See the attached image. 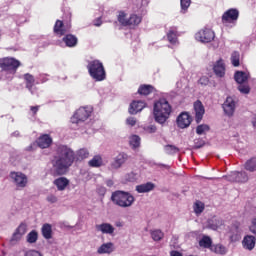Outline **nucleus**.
Returning <instances> with one entry per match:
<instances>
[{
  "mask_svg": "<svg viewBox=\"0 0 256 256\" xmlns=\"http://www.w3.org/2000/svg\"><path fill=\"white\" fill-rule=\"evenodd\" d=\"M73 163H75V151L67 145H59L51 160V171L53 175H65Z\"/></svg>",
  "mask_w": 256,
  "mask_h": 256,
  "instance_id": "nucleus-1",
  "label": "nucleus"
},
{
  "mask_svg": "<svg viewBox=\"0 0 256 256\" xmlns=\"http://www.w3.org/2000/svg\"><path fill=\"white\" fill-rule=\"evenodd\" d=\"M171 104L165 99L161 98L154 103V119L156 123L163 125L167 122L169 116L171 115Z\"/></svg>",
  "mask_w": 256,
  "mask_h": 256,
  "instance_id": "nucleus-2",
  "label": "nucleus"
},
{
  "mask_svg": "<svg viewBox=\"0 0 256 256\" xmlns=\"http://www.w3.org/2000/svg\"><path fill=\"white\" fill-rule=\"evenodd\" d=\"M111 201L114 205L121 207L122 209H127L133 207L135 203V196L127 191L117 190L112 193Z\"/></svg>",
  "mask_w": 256,
  "mask_h": 256,
  "instance_id": "nucleus-3",
  "label": "nucleus"
},
{
  "mask_svg": "<svg viewBox=\"0 0 256 256\" xmlns=\"http://www.w3.org/2000/svg\"><path fill=\"white\" fill-rule=\"evenodd\" d=\"M87 69L90 73V77L94 78L95 81H104L105 68L103 67V63H101L99 60L89 62Z\"/></svg>",
  "mask_w": 256,
  "mask_h": 256,
  "instance_id": "nucleus-4",
  "label": "nucleus"
},
{
  "mask_svg": "<svg viewBox=\"0 0 256 256\" xmlns=\"http://www.w3.org/2000/svg\"><path fill=\"white\" fill-rule=\"evenodd\" d=\"M91 113H93V108L80 107L71 118V123L73 125H81L91 117Z\"/></svg>",
  "mask_w": 256,
  "mask_h": 256,
  "instance_id": "nucleus-5",
  "label": "nucleus"
},
{
  "mask_svg": "<svg viewBox=\"0 0 256 256\" xmlns=\"http://www.w3.org/2000/svg\"><path fill=\"white\" fill-rule=\"evenodd\" d=\"M143 19L137 14H131L127 17L125 12H120L118 15V22L123 25V27H137Z\"/></svg>",
  "mask_w": 256,
  "mask_h": 256,
  "instance_id": "nucleus-6",
  "label": "nucleus"
},
{
  "mask_svg": "<svg viewBox=\"0 0 256 256\" xmlns=\"http://www.w3.org/2000/svg\"><path fill=\"white\" fill-rule=\"evenodd\" d=\"M21 66V62L15 58H4L0 60V67L3 71L15 74Z\"/></svg>",
  "mask_w": 256,
  "mask_h": 256,
  "instance_id": "nucleus-7",
  "label": "nucleus"
},
{
  "mask_svg": "<svg viewBox=\"0 0 256 256\" xmlns=\"http://www.w3.org/2000/svg\"><path fill=\"white\" fill-rule=\"evenodd\" d=\"M10 179H12V182L18 189H25V187H27V183H29L27 175L21 172H11Z\"/></svg>",
  "mask_w": 256,
  "mask_h": 256,
  "instance_id": "nucleus-8",
  "label": "nucleus"
},
{
  "mask_svg": "<svg viewBox=\"0 0 256 256\" xmlns=\"http://www.w3.org/2000/svg\"><path fill=\"white\" fill-rule=\"evenodd\" d=\"M71 31V22L57 20L54 25V33L59 37H63V35H67Z\"/></svg>",
  "mask_w": 256,
  "mask_h": 256,
  "instance_id": "nucleus-9",
  "label": "nucleus"
},
{
  "mask_svg": "<svg viewBox=\"0 0 256 256\" xmlns=\"http://www.w3.org/2000/svg\"><path fill=\"white\" fill-rule=\"evenodd\" d=\"M195 37L201 43H211L215 39V32L209 28H204L197 32Z\"/></svg>",
  "mask_w": 256,
  "mask_h": 256,
  "instance_id": "nucleus-10",
  "label": "nucleus"
},
{
  "mask_svg": "<svg viewBox=\"0 0 256 256\" xmlns=\"http://www.w3.org/2000/svg\"><path fill=\"white\" fill-rule=\"evenodd\" d=\"M228 181H231L232 183H247L249 181V174L245 171L241 172H231L228 176H226Z\"/></svg>",
  "mask_w": 256,
  "mask_h": 256,
  "instance_id": "nucleus-11",
  "label": "nucleus"
},
{
  "mask_svg": "<svg viewBox=\"0 0 256 256\" xmlns=\"http://www.w3.org/2000/svg\"><path fill=\"white\" fill-rule=\"evenodd\" d=\"M239 19V10L231 8L222 15V23H236Z\"/></svg>",
  "mask_w": 256,
  "mask_h": 256,
  "instance_id": "nucleus-12",
  "label": "nucleus"
},
{
  "mask_svg": "<svg viewBox=\"0 0 256 256\" xmlns=\"http://www.w3.org/2000/svg\"><path fill=\"white\" fill-rule=\"evenodd\" d=\"M222 107L224 109L225 115H228V117H231L233 116V113H235V107H237V102L233 97L229 96L226 98Z\"/></svg>",
  "mask_w": 256,
  "mask_h": 256,
  "instance_id": "nucleus-13",
  "label": "nucleus"
},
{
  "mask_svg": "<svg viewBox=\"0 0 256 256\" xmlns=\"http://www.w3.org/2000/svg\"><path fill=\"white\" fill-rule=\"evenodd\" d=\"M176 123L180 129H187L191 125V116L187 112H182L177 117Z\"/></svg>",
  "mask_w": 256,
  "mask_h": 256,
  "instance_id": "nucleus-14",
  "label": "nucleus"
},
{
  "mask_svg": "<svg viewBox=\"0 0 256 256\" xmlns=\"http://www.w3.org/2000/svg\"><path fill=\"white\" fill-rule=\"evenodd\" d=\"M129 156L125 153H119L111 164L112 169H121L125 163H127Z\"/></svg>",
  "mask_w": 256,
  "mask_h": 256,
  "instance_id": "nucleus-15",
  "label": "nucleus"
},
{
  "mask_svg": "<svg viewBox=\"0 0 256 256\" xmlns=\"http://www.w3.org/2000/svg\"><path fill=\"white\" fill-rule=\"evenodd\" d=\"M36 143L38 147H40V149H47L51 147V143H53V138H51L49 134H43L37 139Z\"/></svg>",
  "mask_w": 256,
  "mask_h": 256,
  "instance_id": "nucleus-16",
  "label": "nucleus"
},
{
  "mask_svg": "<svg viewBox=\"0 0 256 256\" xmlns=\"http://www.w3.org/2000/svg\"><path fill=\"white\" fill-rule=\"evenodd\" d=\"M146 106L147 104L141 100L133 101L129 107V114L137 115L139 111H143V109H145Z\"/></svg>",
  "mask_w": 256,
  "mask_h": 256,
  "instance_id": "nucleus-17",
  "label": "nucleus"
},
{
  "mask_svg": "<svg viewBox=\"0 0 256 256\" xmlns=\"http://www.w3.org/2000/svg\"><path fill=\"white\" fill-rule=\"evenodd\" d=\"M256 245V237L253 235H246L242 240V246L248 251H253Z\"/></svg>",
  "mask_w": 256,
  "mask_h": 256,
  "instance_id": "nucleus-18",
  "label": "nucleus"
},
{
  "mask_svg": "<svg viewBox=\"0 0 256 256\" xmlns=\"http://www.w3.org/2000/svg\"><path fill=\"white\" fill-rule=\"evenodd\" d=\"M194 110H195V117H196V123H201V120L203 119V115H205V107H203V103L201 101H196L194 103Z\"/></svg>",
  "mask_w": 256,
  "mask_h": 256,
  "instance_id": "nucleus-19",
  "label": "nucleus"
},
{
  "mask_svg": "<svg viewBox=\"0 0 256 256\" xmlns=\"http://www.w3.org/2000/svg\"><path fill=\"white\" fill-rule=\"evenodd\" d=\"M96 230L104 235H113V233H115V227L109 223L97 224Z\"/></svg>",
  "mask_w": 256,
  "mask_h": 256,
  "instance_id": "nucleus-20",
  "label": "nucleus"
},
{
  "mask_svg": "<svg viewBox=\"0 0 256 256\" xmlns=\"http://www.w3.org/2000/svg\"><path fill=\"white\" fill-rule=\"evenodd\" d=\"M62 41L65 43L66 47H77V43H79V39L73 34H66Z\"/></svg>",
  "mask_w": 256,
  "mask_h": 256,
  "instance_id": "nucleus-21",
  "label": "nucleus"
},
{
  "mask_svg": "<svg viewBox=\"0 0 256 256\" xmlns=\"http://www.w3.org/2000/svg\"><path fill=\"white\" fill-rule=\"evenodd\" d=\"M213 71L217 77H223L225 75V62L222 59L218 60L214 64Z\"/></svg>",
  "mask_w": 256,
  "mask_h": 256,
  "instance_id": "nucleus-22",
  "label": "nucleus"
},
{
  "mask_svg": "<svg viewBox=\"0 0 256 256\" xmlns=\"http://www.w3.org/2000/svg\"><path fill=\"white\" fill-rule=\"evenodd\" d=\"M234 79L236 83H238L239 85H243V83H247L249 79V74L247 72L237 71L234 75Z\"/></svg>",
  "mask_w": 256,
  "mask_h": 256,
  "instance_id": "nucleus-23",
  "label": "nucleus"
},
{
  "mask_svg": "<svg viewBox=\"0 0 256 256\" xmlns=\"http://www.w3.org/2000/svg\"><path fill=\"white\" fill-rule=\"evenodd\" d=\"M154 189H155V184L151 182H147L145 184L136 186L137 193H149V191H153Z\"/></svg>",
  "mask_w": 256,
  "mask_h": 256,
  "instance_id": "nucleus-24",
  "label": "nucleus"
},
{
  "mask_svg": "<svg viewBox=\"0 0 256 256\" xmlns=\"http://www.w3.org/2000/svg\"><path fill=\"white\" fill-rule=\"evenodd\" d=\"M54 185H56L58 191H65L67 185H69V180L65 177H60L54 180Z\"/></svg>",
  "mask_w": 256,
  "mask_h": 256,
  "instance_id": "nucleus-25",
  "label": "nucleus"
},
{
  "mask_svg": "<svg viewBox=\"0 0 256 256\" xmlns=\"http://www.w3.org/2000/svg\"><path fill=\"white\" fill-rule=\"evenodd\" d=\"M221 225H223V219L221 218L213 217L212 219L208 220V227L213 231H217Z\"/></svg>",
  "mask_w": 256,
  "mask_h": 256,
  "instance_id": "nucleus-26",
  "label": "nucleus"
},
{
  "mask_svg": "<svg viewBox=\"0 0 256 256\" xmlns=\"http://www.w3.org/2000/svg\"><path fill=\"white\" fill-rule=\"evenodd\" d=\"M155 91V87L149 84H143L139 87L138 93L139 95H151Z\"/></svg>",
  "mask_w": 256,
  "mask_h": 256,
  "instance_id": "nucleus-27",
  "label": "nucleus"
},
{
  "mask_svg": "<svg viewBox=\"0 0 256 256\" xmlns=\"http://www.w3.org/2000/svg\"><path fill=\"white\" fill-rule=\"evenodd\" d=\"M244 169L249 173L256 172V158H250L244 163Z\"/></svg>",
  "mask_w": 256,
  "mask_h": 256,
  "instance_id": "nucleus-28",
  "label": "nucleus"
},
{
  "mask_svg": "<svg viewBox=\"0 0 256 256\" xmlns=\"http://www.w3.org/2000/svg\"><path fill=\"white\" fill-rule=\"evenodd\" d=\"M24 81L26 83V89L32 91L33 86L35 85V77L29 73H26L24 74Z\"/></svg>",
  "mask_w": 256,
  "mask_h": 256,
  "instance_id": "nucleus-29",
  "label": "nucleus"
},
{
  "mask_svg": "<svg viewBox=\"0 0 256 256\" xmlns=\"http://www.w3.org/2000/svg\"><path fill=\"white\" fill-rule=\"evenodd\" d=\"M41 231L44 239H51V237H53V229L51 224H44Z\"/></svg>",
  "mask_w": 256,
  "mask_h": 256,
  "instance_id": "nucleus-30",
  "label": "nucleus"
},
{
  "mask_svg": "<svg viewBox=\"0 0 256 256\" xmlns=\"http://www.w3.org/2000/svg\"><path fill=\"white\" fill-rule=\"evenodd\" d=\"M98 253L100 255H103L105 253H113V243L108 242L101 245V247L98 248Z\"/></svg>",
  "mask_w": 256,
  "mask_h": 256,
  "instance_id": "nucleus-31",
  "label": "nucleus"
},
{
  "mask_svg": "<svg viewBox=\"0 0 256 256\" xmlns=\"http://www.w3.org/2000/svg\"><path fill=\"white\" fill-rule=\"evenodd\" d=\"M88 165L89 167H102L103 158L100 155H96L88 162Z\"/></svg>",
  "mask_w": 256,
  "mask_h": 256,
  "instance_id": "nucleus-32",
  "label": "nucleus"
},
{
  "mask_svg": "<svg viewBox=\"0 0 256 256\" xmlns=\"http://www.w3.org/2000/svg\"><path fill=\"white\" fill-rule=\"evenodd\" d=\"M212 243L213 241L209 236H203L199 241L200 247H203L204 249H210V247H213Z\"/></svg>",
  "mask_w": 256,
  "mask_h": 256,
  "instance_id": "nucleus-33",
  "label": "nucleus"
},
{
  "mask_svg": "<svg viewBox=\"0 0 256 256\" xmlns=\"http://www.w3.org/2000/svg\"><path fill=\"white\" fill-rule=\"evenodd\" d=\"M37 239H39V233H37L36 230H32L26 236V241L27 243H30V244L37 243Z\"/></svg>",
  "mask_w": 256,
  "mask_h": 256,
  "instance_id": "nucleus-34",
  "label": "nucleus"
},
{
  "mask_svg": "<svg viewBox=\"0 0 256 256\" xmlns=\"http://www.w3.org/2000/svg\"><path fill=\"white\" fill-rule=\"evenodd\" d=\"M167 38L169 43L175 45V43H177V30L175 28H171L167 33Z\"/></svg>",
  "mask_w": 256,
  "mask_h": 256,
  "instance_id": "nucleus-35",
  "label": "nucleus"
},
{
  "mask_svg": "<svg viewBox=\"0 0 256 256\" xmlns=\"http://www.w3.org/2000/svg\"><path fill=\"white\" fill-rule=\"evenodd\" d=\"M89 157V150L86 148H81L76 152L77 161H83V159H87Z\"/></svg>",
  "mask_w": 256,
  "mask_h": 256,
  "instance_id": "nucleus-36",
  "label": "nucleus"
},
{
  "mask_svg": "<svg viewBox=\"0 0 256 256\" xmlns=\"http://www.w3.org/2000/svg\"><path fill=\"white\" fill-rule=\"evenodd\" d=\"M129 143L133 149H137L141 145V138L138 135H132L130 137Z\"/></svg>",
  "mask_w": 256,
  "mask_h": 256,
  "instance_id": "nucleus-37",
  "label": "nucleus"
},
{
  "mask_svg": "<svg viewBox=\"0 0 256 256\" xmlns=\"http://www.w3.org/2000/svg\"><path fill=\"white\" fill-rule=\"evenodd\" d=\"M164 150L167 155H176V153H179V148L175 145H166Z\"/></svg>",
  "mask_w": 256,
  "mask_h": 256,
  "instance_id": "nucleus-38",
  "label": "nucleus"
},
{
  "mask_svg": "<svg viewBox=\"0 0 256 256\" xmlns=\"http://www.w3.org/2000/svg\"><path fill=\"white\" fill-rule=\"evenodd\" d=\"M205 211V204L201 201H196L194 204V212L196 215H201Z\"/></svg>",
  "mask_w": 256,
  "mask_h": 256,
  "instance_id": "nucleus-39",
  "label": "nucleus"
},
{
  "mask_svg": "<svg viewBox=\"0 0 256 256\" xmlns=\"http://www.w3.org/2000/svg\"><path fill=\"white\" fill-rule=\"evenodd\" d=\"M210 127L207 124H200L196 127V133L197 135H205V133H208Z\"/></svg>",
  "mask_w": 256,
  "mask_h": 256,
  "instance_id": "nucleus-40",
  "label": "nucleus"
},
{
  "mask_svg": "<svg viewBox=\"0 0 256 256\" xmlns=\"http://www.w3.org/2000/svg\"><path fill=\"white\" fill-rule=\"evenodd\" d=\"M150 235L153 239V241H161V239H163L164 234L161 230H152L150 232Z\"/></svg>",
  "mask_w": 256,
  "mask_h": 256,
  "instance_id": "nucleus-41",
  "label": "nucleus"
},
{
  "mask_svg": "<svg viewBox=\"0 0 256 256\" xmlns=\"http://www.w3.org/2000/svg\"><path fill=\"white\" fill-rule=\"evenodd\" d=\"M241 55L239 54V52L234 51L231 55V63L234 67H239V59H240Z\"/></svg>",
  "mask_w": 256,
  "mask_h": 256,
  "instance_id": "nucleus-42",
  "label": "nucleus"
},
{
  "mask_svg": "<svg viewBox=\"0 0 256 256\" xmlns=\"http://www.w3.org/2000/svg\"><path fill=\"white\" fill-rule=\"evenodd\" d=\"M212 247H214L215 253H218L219 255H225V253H227V248L222 244L212 245Z\"/></svg>",
  "mask_w": 256,
  "mask_h": 256,
  "instance_id": "nucleus-43",
  "label": "nucleus"
},
{
  "mask_svg": "<svg viewBox=\"0 0 256 256\" xmlns=\"http://www.w3.org/2000/svg\"><path fill=\"white\" fill-rule=\"evenodd\" d=\"M238 91H240V93H243L244 95H249V93L251 92V88L247 84H239Z\"/></svg>",
  "mask_w": 256,
  "mask_h": 256,
  "instance_id": "nucleus-44",
  "label": "nucleus"
},
{
  "mask_svg": "<svg viewBox=\"0 0 256 256\" xmlns=\"http://www.w3.org/2000/svg\"><path fill=\"white\" fill-rule=\"evenodd\" d=\"M18 234L25 235V233H27V224L25 223H21L15 230Z\"/></svg>",
  "mask_w": 256,
  "mask_h": 256,
  "instance_id": "nucleus-45",
  "label": "nucleus"
},
{
  "mask_svg": "<svg viewBox=\"0 0 256 256\" xmlns=\"http://www.w3.org/2000/svg\"><path fill=\"white\" fill-rule=\"evenodd\" d=\"M20 239H23V236L21 234H19V232H14L11 239H10V242L11 243H18V241Z\"/></svg>",
  "mask_w": 256,
  "mask_h": 256,
  "instance_id": "nucleus-46",
  "label": "nucleus"
},
{
  "mask_svg": "<svg viewBox=\"0 0 256 256\" xmlns=\"http://www.w3.org/2000/svg\"><path fill=\"white\" fill-rule=\"evenodd\" d=\"M138 175L135 172H130L126 175V181H129L130 183L135 182L137 179Z\"/></svg>",
  "mask_w": 256,
  "mask_h": 256,
  "instance_id": "nucleus-47",
  "label": "nucleus"
},
{
  "mask_svg": "<svg viewBox=\"0 0 256 256\" xmlns=\"http://www.w3.org/2000/svg\"><path fill=\"white\" fill-rule=\"evenodd\" d=\"M194 145L196 149H201L205 145V140L198 138L194 140Z\"/></svg>",
  "mask_w": 256,
  "mask_h": 256,
  "instance_id": "nucleus-48",
  "label": "nucleus"
},
{
  "mask_svg": "<svg viewBox=\"0 0 256 256\" xmlns=\"http://www.w3.org/2000/svg\"><path fill=\"white\" fill-rule=\"evenodd\" d=\"M126 124L130 127H135V125H137V119L135 117H128L126 119Z\"/></svg>",
  "mask_w": 256,
  "mask_h": 256,
  "instance_id": "nucleus-49",
  "label": "nucleus"
},
{
  "mask_svg": "<svg viewBox=\"0 0 256 256\" xmlns=\"http://www.w3.org/2000/svg\"><path fill=\"white\" fill-rule=\"evenodd\" d=\"M181 8L185 11L189 9V6L191 5V0H180Z\"/></svg>",
  "mask_w": 256,
  "mask_h": 256,
  "instance_id": "nucleus-50",
  "label": "nucleus"
},
{
  "mask_svg": "<svg viewBox=\"0 0 256 256\" xmlns=\"http://www.w3.org/2000/svg\"><path fill=\"white\" fill-rule=\"evenodd\" d=\"M144 131L146 133H156L157 127L155 125L146 126V127H144Z\"/></svg>",
  "mask_w": 256,
  "mask_h": 256,
  "instance_id": "nucleus-51",
  "label": "nucleus"
},
{
  "mask_svg": "<svg viewBox=\"0 0 256 256\" xmlns=\"http://www.w3.org/2000/svg\"><path fill=\"white\" fill-rule=\"evenodd\" d=\"M24 256H43V255L37 250H29L25 252Z\"/></svg>",
  "mask_w": 256,
  "mask_h": 256,
  "instance_id": "nucleus-52",
  "label": "nucleus"
},
{
  "mask_svg": "<svg viewBox=\"0 0 256 256\" xmlns=\"http://www.w3.org/2000/svg\"><path fill=\"white\" fill-rule=\"evenodd\" d=\"M46 200L48 203H57V196L50 194L47 196Z\"/></svg>",
  "mask_w": 256,
  "mask_h": 256,
  "instance_id": "nucleus-53",
  "label": "nucleus"
},
{
  "mask_svg": "<svg viewBox=\"0 0 256 256\" xmlns=\"http://www.w3.org/2000/svg\"><path fill=\"white\" fill-rule=\"evenodd\" d=\"M199 83L200 85H209V78H207L206 76H203L199 79Z\"/></svg>",
  "mask_w": 256,
  "mask_h": 256,
  "instance_id": "nucleus-54",
  "label": "nucleus"
},
{
  "mask_svg": "<svg viewBox=\"0 0 256 256\" xmlns=\"http://www.w3.org/2000/svg\"><path fill=\"white\" fill-rule=\"evenodd\" d=\"M39 107L40 106H31L30 107L33 117H35V115H37V112L39 111Z\"/></svg>",
  "mask_w": 256,
  "mask_h": 256,
  "instance_id": "nucleus-55",
  "label": "nucleus"
},
{
  "mask_svg": "<svg viewBox=\"0 0 256 256\" xmlns=\"http://www.w3.org/2000/svg\"><path fill=\"white\" fill-rule=\"evenodd\" d=\"M156 165H157V167H161L163 169H167V170L171 169V166L167 165V164H156Z\"/></svg>",
  "mask_w": 256,
  "mask_h": 256,
  "instance_id": "nucleus-56",
  "label": "nucleus"
},
{
  "mask_svg": "<svg viewBox=\"0 0 256 256\" xmlns=\"http://www.w3.org/2000/svg\"><path fill=\"white\" fill-rule=\"evenodd\" d=\"M170 256H183L179 251H171Z\"/></svg>",
  "mask_w": 256,
  "mask_h": 256,
  "instance_id": "nucleus-57",
  "label": "nucleus"
},
{
  "mask_svg": "<svg viewBox=\"0 0 256 256\" xmlns=\"http://www.w3.org/2000/svg\"><path fill=\"white\" fill-rule=\"evenodd\" d=\"M41 83H46L48 81L47 76L45 75H40Z\"/></svg>",
  "mask_w": 256,
  "mask_h": 256,
  "instance_id": "nucleus-58",
  "label": "nucleus"
},
{
  "mask_svg": "<svg viewBox=\"0 0 256 256\" xmlns=\"http://www.w3.org/2000/svg\"><path fill=\"white\" fill-rule=\"evenodd\" d=\"M94 25H95L96 27H100V25H101V20H100V19H97L96 22L94 23Z\"/></svg>",
  "mask_w": 256,
  "mask_h": 256,
  "instance_id": "nucleus-59",
  "label": "nucleus"
},
{
  "mask_svg": "<svg viewBox=\"0 0 256 256\" xmlns=\"http://www.w3.org/2000/svg\"><path fill=\"white\" fill-rule=\"evenodd\" d=\"M252 125L256 129V116L252 119Z\"/></svg>",
  "mask_w": 256,
  "mask_h": 256,
  "instance_id": "nucleus-60",
  "label": "nucleus"
},
{
  "mask_svg": "<svg viewBox=\"0 0 256 256\" xmlns=\"http://www.w3.org/2000/svg\"><path fill=\"white\" fill-rule=\"evenodd\" d=\"M230 239H231V241H237V239H239V237L238 236H230Z\"/></svg>",
  "mask_w": 256,
  "mask_h": 256,
  "instance_id": "nucleus-61",
  "label": "nucleus"
},
{
  "mask_svg": "<svg viewBox=\"0 0 256 256\" xmlns=\"http://www.w3.org/2000/svg\"><path fill=\"white\" fill-rule=\"evenodd\" d=\"M13 135L17 137V135H19V132H14Z\"/></svg>",
  "mask_w": 256,
  "mask_h": 256,
  "instance_id": "nucleus-62",
  "label": "nucleus"
},
{
  "mask_svg": "<svg viewBox=\"0 0 256 256\" xmlns=\"http://www.w3.org/2000/svg\"><path fill=\"white\" fill-rule=\"evenodd\" d=\"M67 227H69V229H72L73 227H71V226H67Z\"/></svg>",
  "mask_w": 256,
  "mask_h": 256,
  "instance_id": "nucleus-63",
  "label": "nucleus"
}]
</instances>
